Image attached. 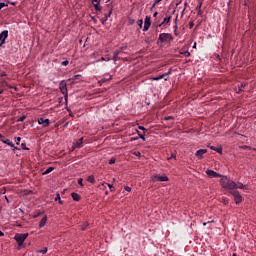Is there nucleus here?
Masks as SVG:
<instances>
[{"label":"nucleus","mask_w":256,"mask_h":256,"mask_svg":"<svg viewBox=\"0 0 256 256\" xmlns=\"http://www.w3.org/2000/svg\"><path fill=\"white\" fill-rule=\"evenodd\" d=\"M220 185L223 189L228 191H235V189H244L247 190V186L243 185L241 182H235L228 178L227 176H221Z\"/></svg>","instance_id":"1"},{"label":"nucleus","mask_w":256,"mask_h":256,"mask_svg":"<svg viewBox=\"0 0 256 256\" xmlns=\"http://www.w3.org/2000/svg\"><path fill=\"white\" fill-rule=\"evenodd\" d=\"M29 237V233H17L14 236V239L16 243L18 244V247H21L23 243H25V240Z\"/></svg>","instance_id":"2"},{"label":"nucleus","mask_w":256,"mask_h":256,"mask_svg":"<svg viewBox=\"0 0 256 256\" xmlns=\"http://www.w3.org/2000/svg\"><path fill=\"white\" fill-rule=\"evenodd\" d=\"M158 41H160V43H169L173 41V36L169 33H161L159 35Z\"/></svg>","instance_id":"3"},{"label":"nucleus","mask_w":256,"mask_h":256,"mask_svg":"<svg viewBox=\"0 0 256 256\" xmlns=\"http://www.w3.org/2000/svg\"><path fill=\"white\" fill-rule=\"evenodd\" d=\"M231 195L234 197V201L236 205H239L241 201H243V196L239 193L237 190H232L230 191Z\"/></svg>","instance_id":"4"},{"label":"nucleus","mask_w":256,"mask_h":256,"mask_svg":"<svg viewBox=\"0 0 256 256\" xmlns=\"http://www.w3.org/2000/svg\"><path fill=\"white\" fill-rule=\"evenodd\" d=\"M151 181L153 183H157V181L165 182V181H169V177H167V175L159 176V175L155 174L151 177Z\"/></svg>","instance_id":"5"},{"label":"nucleus","mask_w":256,"mask_h":256,"mask_svg":"<svg viewBox=\"0 0 256 256\" xmlns=\"http://www.w3.org/2000/svg\"><path fill=\"white\" fill-rule=\"evenodd\" d=\"M59 87H60L61 93L64 95L65 100L67 101V97H68V94H67V82H65V81L60 82Z\"/></svg>","instance_id":"6"},{"label":"nucleus","mask_w":256,"mask_h":256,"mask_svg":"<svg viewBox=\"0 0 256 256\" xmlns=\"http://www.w3.org/2000/svg\"><path fill=\"white\" fill-rule=\"evenodd\" d=\"M7 37H9V31L3 30L0 33V47H3V45H5V39H7Z\"/></svg>","instance_id":"7"},{"label":"nucleus","mask_w":256,"mask_h":256,"mask_svg":"<svg viewBox=\"0 0 256 256\" xmlns=\"http://www.w3.org/2000/svg\"><path fill=\"white\" fill-rule=\"evenodd\" d=\"M38 125H42V127H49L51 125V120L49 118H39L38 119Z\"/></svg>","instance_id":"8"},{"label":"nucleus","mask_w":256,"mask_h":256,"mask_svg":"<svg viewBox=\"0 0 256 256\" xmlns=\"http://www.w3.org/2000/svg\"><path fill=\"white\" fill-rule=\"evenodd\" d=\"M149 27H151V16H146L144 19L143 31H149Z\"/></svg>","instance_id":"9"},{"label":"nucleus","mask_w":256,"mask_h":256,"mask_svg":"<svg viewBox=\"0 0 256 256\" xmlns=\"http://www.w3.org/2000/svg\"><path fill=\"white\" fill-rule=\"evenodd\" d=\"M92 5L95 11H98L99 13H101V10H102L101 0H92Z\"/></svg>","instance_id":"10"},{"label":"nucleus","mask_w":256,"mask_h":256,"mask_svg":"<svg viewBox=\"0 0 256 256\" xmlns=\"http://www.w3.org/2000/svg\"><path fill=\"white\" fill-rule=\"evenodd\" d=\"M206 175H207L208 177H211L212 179H215V178H217V177H222L221 174L215 172L214 170H209V169L206 170Z\"/></svg>","instance_id":"11"},{"label":"nucleus","mask_w":256,"mask_h":256,"mask_svg":"<svg viewBox=\"0 0 256 256\" xmlns=\"http://www.w3.org/2000/svg\"><path fill=\"white\" fill-rule=\"evenodd\" d=\"M171 22V16H167L164 18V20L158 24L156 27H165V25H169V23Z\"/></svg>","instance_id":"12"},{"label":"nucleus","mask_w":256,"mask_h":256,"mask_svg":"<svg viewBox=\"0 0 256 256\" xmlns=\"http://www.w3.org/2000/svg\"><path fill=\"white\" fill-rule=\"evenodd\" d=\"M111 13H113V10H110L107 14H104V17L100 19L102 25H105V23H107L108 19L111 17Z\"/></svg>","instance_id":"13"},{"label":"nucleus","mask_w":256,"mask_h":256,"mask_svg":"<svg viewBox=\"0 0 256 256\" xmlns=\"http://www.w3.org/2000/svg\"><path fill=\"white\" fill-rule=\"evenodd\" d=\"M123 53V48H120L119 50H116L113 54V61L114 63H117V60L119 59V55Z\"/></svg>","instance_id":"14"},{"label":"nucleus","mask_w":256,"mask_h":256,"mask_svg":"<svg viewBox=\"0 0 256 256\" xmlns=\"http://www.w3.org/2000/svg\"><path fill=\"white\" fill-rule=\"evenodd\" d=\"M167 75H171V69L167 73L153 77L152 81H159V79H163V78L167 77Z\"/></svg>","instance_id":"15"},{"label":"nucleus","mask_w":256,"mask_h":256,"mask_svg":"<svg viewBox=\"0 0 256 256\" xmlns=\"http://www.w3.org/2000/svg\"><path fill=\"white\" fill-rule=\"evenodd\" d=\"M205 153H207V149H200L195 153V157H198V159H201Z\"/></svg>","instance_id":"16"},{"label":"nucleus","mask_w":256,"mask_h":256,"mask_svg":"<svg viewBox=\"0 0 256 256\" xmlns=\"http://www.w3.org/2000/svg\"><path fill=\"white\" fill-rule=\"evenodd\" d=\"M74 147L76 149H81V147H83V137H81L76 141V143H74Z\"/></svg>","instance_id":"17"},{"label":"nucleus","mask_w":256,"mask_h":256,"mask_svg":"<svg viewBox=\"0 0 256 256\" xmlns=\"http://www.w3.org/2000/svg\"><path fill=\"white\" fill-rule=\"evenodd\" d=\"M47 224V216H44L40 222H39V229H43V227H45V225Z\"/></svg>","instance_id":"18"},{"label":"nucleus","mask_w":256,"mask_h":256,"mask_svg":"<svg viewBox=\"0 0 256 256\" xmlns=\"http://www.w3.org/2000/svg\"><path fill=\"white\" fill-rule=\"evenodd\" d=\"M71 197L73 201H81V195H79L78 193L72 192Z\"/></svg>","instance_id":"19"},{"label":"nucleus","mask_w":256,"mask_h":256,"mask_svg":"<svg viewBox=\"0 0 256 256\" xmlns=\"http://www.w3.org/2000/svg\"><path fill=\"white\" fill-rule=\"evenodd\" d=\"M210 149L212 150V151H216V153H223V148H221V147H215V146H211L210 147Z\"/></svg>","instance_id":"20"},{"label":"nucleus","mask_w":256,"mask_h":256,"mask_svg":"<svg viewBox=\"0 0 256 256\" xmlns=\"http://www.w3.org/2000/svg\"><path fill=\"white\" fill-rule=\"evenodd\" d=\"M55 168L53 167H49L47 168L44 172H43V175H49V173H51Z\"/></svg>","instance_id":"21"},{"label":"nucleus","mask_w":256,"mask_h":256,"mask_svg":"<svg viewBox=\"0 0 256 256\" xmlns=\"http://www.w3.org/2000/svg\"><path fill=\"white\" fill-rule=\"evenodd\" d=\"M87 181H88L89 183L94 184V183H95V176H93V175L88 176Z\"/></svg>","instance_id":"22"},{"label":"nucleus","mask_w":256,"mask_h":256,"mask_svg":"<svg viewBox=\"0 0 256 256\" xmlns=\"http://www.w3.org/2000/svg\"><path fill=\"white\" fill-rule=\"evenodd\" d=\"M3 7H9V1L5 2H0V10L3 9Z\"/></svg>","instance_id":"23"},{"label":"nucleus","mask_w":256,"mask_h":256,"mask_svg":"<svg viewBox=\"0 0 256 256\" xmlns=\"http://www.w3.org/2000/svg\"><path fill=\"white\" fill-rule=\"evenodd\" d=\"M47 251H48L47 247H44L43 249L38 250L37 253H42V255H45Z\"/></svg>","instance_id":"24"},{"label":"nucleus","mask_w":256,"mask_h":256,"mask_svg":"<svg viewBox=\"0 0 256 256\" xmlns=\"http://www.w3.org/2000/svg\"><path fill=\"white\" fill-rule=\"evenodd\" d=\"M87 227H89V222H84L81 226L82 231H85V229H87Z\"/></svg>","instance_id":"25"},{"label":"nucleus","mask_w":256,"mask_h":256,"mask_svg":"<svg viewBox=\"0 0 256 256\" xmlns=\"http://www.w3.org/2000/svg\"><path fill=\"white\" fill-rule=\"evenodd\" d=\"M21 147L24 151H29V148L27 147V144L26 143H22L21 144Z\"/></svg>","instance_id":"26"},{"label":"nucleus","mask_w":256,"mask_h":256,"mask_svg":"<svg viewBox=\"0 0 256 256\" xmlns=\"http://www.w3.org/2000/svg\"><path fill=\"white\" fill-rule=\"evenodd\" d=\"M1 141H2V143H5V145H9L11 143V140H9V139H3Z\"/></svg>","instance_id":"27"},{"label":"nucleus","mask_w":256,"mask_h":256,"mask_svg":"<svg viewBox=\"0 0 256 256\" xmlns=\"http://www.w3.org/2000/svg\"><path fill=\"white\" fill-rule=\"evenodd\" d=\"M111 79V77L109 79H105V78H102L99 83L100 84H103V83H107V81H109Z\"/></svg>","instance_id":"28"},{"label":"nucleus","mask_w":256,"mask_h":256,"mask_svg":"<svg viewBox=\"0 0 256 256\" xmlns=\"http://www.w3.org/2000/svg\"><path fill=\"white\" fill-rule=\"evenodd\" d=\"M182 55H185V57H191V53L189 51L182 52Z\"/></svg>","instance_id":"29"},{"label":"nucleus","mask_w":256,"mask_h":256,"mask_svg":"<svg viewBox=\"0 0 256 256\" xmlns=\"http://www.w3.org/2000/svg\"><path fill=\"white\" fill-rule=\"evenodd\" d=\"M102 185H107L110 191H113V184L103 183Z\"/></svg>","instance_id":"30"},{"label":"nucleus","mask_w":256,"mask_h":256,"mask_svg":"<svg viewBox=\"0 0 256 256\" xmlns=\"http://www.w3.org/2000/svg\"><path fill=\"white\" fill-rule=\"evenodd\" d=\"M140 139H142V141H145V134H140L139 131H137Z\"/></svg>","instance_id":"31"},{"label":"nucleus","mask_w":256,"mask_h":256,"mask_svg":"<svg viewBox=\"0 0 256 256\" xmlns=\"http://www.w3.org/2000/svg\"><path fill=\"white\" fill-rule=\"evenodd\" d=\"M60 199H61V194L57 193L54 201H60Z\"/></svg>","instance_id":"32"},{"label":"nucleus","mask_w":256,"mask_h":256,"mask_svg":"<svg viewBox=\"0 0 256 256\" xmlns=\"http://www.w3.org/2000/svg\"><path fill=\"white\" fill-rule=\"evenodd\" d=\"M78 185H80V187H83V178L78 179Z\"/></svg>","instance_id":"33"},{"label":"nucleus","mask_w":256,"mask_h":256,"mask_svg":"<svg viewBox=\"0 0 256 256\" xmlns=\"http://www.w3.org/2000/svg\"><path fill=\"white\" fill-rule=\"evenodd\" d=\"M138 26L140 29H143V20L138 21Z\"/></svg>","instance_id":"34"},{"label":"nucleus","mask_w":256,"mask_h":256,"mask_svg":"<svg viewBox=\"0 0 256 256\" xmlns=\"http://www.w3.org/2000/svg\"><path fill=\"white\" fill-rule=\"evenodd\" d=\"M171 159H177V155L172 154L171 157H168V161H171Z\"/></svg>","instance_id":"35"},{"label":"nucleus","mask_w":256,"mask_h":256,"mask_svg":"<svg viewBox=\"0 0 256 256\" xmlns=\"http://www.w3.org/2000/svg\"><path fill=\"white\" fill-rule=\"evenodd\" d=\"M15 141H16V145H19V143H21V137H16Z\"/></svg>","instance_id":"36"},{"label":"nucleus","mask_w":256,"mask_h":256,"mask_svg":"<svg viewBox=\"0 0 256 256\" xmlns=\"http://www.w3.org/2000/svg\"><path fill=\"white\" fill-rule=\"evenodd\" d=\"M115 161H116V159H115V158H111V159L109 160V165H113V164H115Z\"/></svg>","instance_id":"37"},{"label":"nucleus","mask_w":256,"mask_h":256,"mask_svg":"<svg viewBox=\"0 0 256 256\" xmlns=\"http://www.w3.org/2000/svg\"><path fill=\"white\" fill-rule=\"evenodd\" d=\"M61 65H63L64 67H67V65H69V61L65 60L61 63Z\"/></svg>","instance_id":"38"},{"label":"nucleus","mask_w":256,"mask_h":256,"mask_svg":"<svg viewBox=\"0 0 256 256\" xmlns=\"http://www.w3.org/2000/svg\"><path fill=\"white\" fill-rule=\"evenodd\" d=\"M161 1H163V0H155L153 3V7H155L156 5H159V3H161Z\"/></svg>","instance_id":"39"},{"label":"nucleus","mask_w":256,"mask_h":256,"mask_svg":"<svg viewBox=\"0 0 256 256\" xmlns=\"http://www.w3.org/2000/svg\"><path fill=\"white\" fill-rule=\"evenodd\" d=\"M2 87H11L6 81H2Z\"/></svg>","instance_id":"40"},{"label":"nucleus","mask_w":256,"mask_h":256,"mask_svg":"<svg viewBox=\"0 0 256 256\" xmlns=\"http://www.w3.org/2000/svg\"><path fill=\"white\" fill-rule=\"evenodd\" d=\"M25 119H27V116H22L18 119V122H23Z\"/></svg>","instance_id":"41"},{"label":"nucleus","mask_w":256,"mask_h":256,"mask_svg":"<svg viewBox=\"0 0 256 256\" xmlns=\"http://www.w3.org/2000/svg\"><path fill=\"white\" fill-rule=\"evenodd\" d=\"M128 22H129V25H133V24L135 23V20L132 19V18H129V19H128Z\"/></svg>","instance_id":"42"},{"label":"nucleus","mask_w":256,"mask_h":256,"mask_svg":"<svg viewBox=\"0 0 256 256\" xmlns=\"http://www.w3.org/2000/svg\"><path fill=\"white\" fill-rule=\"evenodd\" d=\"M170 119H173V116H167L164 118L165 121H170Z\"/></svg>","instance_id":"43"},{"label":"nucleus","mask_w":256,"mask_h":256,"mask_svg":"<svg viewBox=\"0 0 256 256\" xmlns=\"http://www.w3.org/2000/svg\"><path fill=\"white\" fill-rule=\"evenodd\" d=\"M124 189H125V191L131 192V187H129V186H126Z\"/></svg>","instance_id":"44"},{"label":"nucleus","mask_w":256,"mask_h":256,"mask_svg":"<svg viewBox=\"0 0 256 256\" xmlns=\"http://www.w3.org/2000/svg\"><path fill=\"white\" fill-rule=\"evenodd\" d=\"M0 77H7V74L5 72L0 73Z\"/></svg>","instance_id":"45"},{"label":"nucleus","mask_w":256,"mask_h":256,"mask_svg":"<svg viewBox=\"0 0 256 256\" xmlns=\"http://www.w3.org/2000/svg\"><path fill=\"white\" fill-rule=\"evenodd\" d=\"M8 146L13 149V147H15V144H13V142H10V143L8 144Z\"/></svg>","instance_id":"46"},{"label":"nucleus","mask_w":256,"mask_h":256,"mask_svg":"<svg viewBox=\"0 0 256 256\" xmlns=\"http://www.w3.org/2000/svg\"><path fill=\"white\" fill-rule=\"evenodd\" d=\"M8 146L13 149V147H15V144H13V142H10V143L8 144Z\"/></svg>","instance_id":"47"},{"label":"nucleus","mask_w":256,"mask_h":256,"mask_svg":"<svg viewBox=\"0 0 256 256\" xmlns=\"http://www.w3.org/2000/svg\"><path fill=\"white\" fill-rule=\"evenodd\" d=\"M101 61H110V59L109 58H105V57H101Z\"/></svg>","instance_id":"48"},{"label":"nucleus","mask_w":256,"mask_h":256,"mask_svg":"<svg viewBox=\"0 0 256 256\" xmlns=\"http://www.w3.org/2000/svg\"><path fill=\"white\" fill-rule=\"evenodd\" d=\"M12 151H19V148L14 146V147H12Z\"/></svg>","instance_id":"49"},{"label":"nucleus","mask_w":256,"mask_h":256,"mask_svg":"<svg viewBox=\"0 0 256 256\" xmlns=\"http://www.w3.org/2000/svg\"><path fill=\"white\" fill-rule=\"evenodd\" d=\"M134 155H136L137 157H141V152H135Z\"/></svg>","instance_id":"50"},{"label":"nucleus","mask_w":256,"mask_h":256,"mask_svg":"<svg viewBox=\"0 0 256 256\" xmlns=\"http://www.w3.org/2000/svg\"><path fill=\"white\" fill-rule=\"evenodd\" d=\"M138 128H139L141 131H146L145 127H143V126H139Z\"/></svg>","instance_id":"51"},{"label":"nucleus","mask_w":256,"mask_h":256,"mask_svg":"<svg viewBox=\"0 0 256 256\" xmlns=\"http://www.w3.org/2000/svg\"><path fill=\"white\" fill-rule=\"evenodd\" d=\"M184 6H185V7H184V9H183V11H182V16H183V13H185V9H186V7H187V3H185Z\"/></svg>","instance_id":"52"},{"label":"nucleus","mask_w":256,"mask_h":256,"mask_svg":"<svg viewBox=\"0 0 256 256\" xmlns=\"http://www.w3.org/2000/svg\"><path fill=\"white\" fill-rule=\"evenodd\" d=\"M198 3H199V5H200V7H202V5H203V0H199Z\"/></svg>","instance_id":"53"},{"label":"nucleus","mask_w":256,"mask_h":256,"mask_svg":"<svg viewBox=\"0 0 256 256\" xmlns=\"http://www.w3.org/2000/svg\"><path fill=\"white\" fill-rule=\"evenodd\" d=\"M59 205H63V201L60 199L58 200Z\"/></svg>","instance_id":"54"},{"label":"nucleus","mask_w":256,"mask_h":256,"mask_svg":"<svg viewBox=\"0 0 256 256\" xmlns=\"http://www.w3.org/2000/svg\"><path fill=\"white\" fill-rule=\"evenodd\" d=\"M4 235L3 231L0 230V237H3Z\"/></svg>","instance_id":"55"},{"label":"nucleus","mask_w":256,"mask_h":256,"mask_svg":"<svg viewBox=\"0 0 256 256\" xmlns=\"http://www.w3.org/2000/svg\"><path fill=\"white\" fill-rule=\"evenodd\" d=\"M193 22H190V29H193Z\"/></svg>","instance_id":"56"},{"label":"nucleus","mask_w":256,"mask_h":256,"mask_svg":"<svg viewBox=\"0 0 256 256\" xmlns=\"http://www.w3.org/2000/svg\"><path fill=\"white\" fill-rule=\"evenodd\" d=\"M157 15H159V13H158V12H155V13L153 14V17H157Z\"/></svg>","instance_id":"57"},{"label":"nucleus","mask_w":256,"mask_h":256,"mask_svg":"<svg viewBox=\"0 0 256 256\" xmlns=\"http://www.w3.org/2000/svg\"><path fill=\"white\" fill-rule=\"evenodd\" d=\"M74 77H75V79H79V77H81V75L78 74V75H75Z\"/></svg>","instance_id":"58"},{"label":"nucleus","mask_w":256,"mask_h":256,"mask_svg":"<svg viewBox=\"0 0 256 256\" xmlns=\"http://www.w3.org/2000/svg\"><path fill=\"white\" fill-rule=\"evenodd\" d=\"M197 9H198L199 11H201V6H200V4L197 6Z\"/></svg>","instance_id":"59"},{"label":"nucleus","mask_w":256,"mask_h":256,"mask_svg":"<svg viewBox=\"0 0 256 256\" xmlns=\"http://www.w3.org/2000/svg\"><path fill=\"white\" fill-rule=\"evenodd\" d=\"M39 215H41V213L36 214L34 217H39Z\"/></svg>","instance_id":"60"},{"label":"nucleus","mask_w":256,"mask_h":256,"mask_svg":"<svg viewBox=\"0 0 256 256\" xmlns=\"http://www.w3.org/2000/svg\"><path fill=\"white\" fill-rule=\"evenodd\" d=\"M174 29H175V31H177V24H175Z\"/></svg>","instance_id":"61"},{"label":"nucleus","mask_w":256,"mask_h":256,"mask_svg":"<svg viewBox=\"0 0 256 256\" xmlns=\"http://www.w3.org/2000/svg\"><path fill=\"white\" fill-rule=\"evenodd\" d=\"M206 225H207V222H204V223H203V226L205 227Z\"/></svg>","instance_id":"62"},{"label":"nucleus","mask_w":256,"mask_h":256,"mask_svg":"<svg viewBox=\"0 0 256 256\" xmlns=\"http://www.w3.org/2000/svg\"><path fill=\"white\" fill-rule=\"evenodd\" d=\"M0 139H3V136H2V134H0Z\"/></svg>","instance_id":"63"},{"label":"nucleus","mask_w":256,"mask_h":256,"mask_svg":"<svg viewBox=\"0 0 256 256\" xmlns=\"http://www.w3.org/2000/svg\"><path fill=\"white\" fill-rule=\"evenodd\" d=\"M10 4L15 5V2H11Z\"/></svg>","instance_id":"64"}]
</instances>
